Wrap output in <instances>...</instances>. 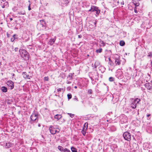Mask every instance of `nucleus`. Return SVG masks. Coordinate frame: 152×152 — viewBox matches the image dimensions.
<instances>
[{"mask_svg": "<svg viewBox=\"0 0 152 152\" xmlns=\"http://www.w3.org/2000/svg\"><path fill=\"white\" fill-rule=\"evenodd\" d=\"M20 54L21 57L25 60H28L29 59V54L25 49H22L19 50Z\"/></svg>", "mask_w": 152, "mask_h": 152, "instance_id": "1", "label": "nucleus"}, {"mask_svg": "<svg viewBox=\"0 0 152 152\" xmlns=\"http://www.w3.org/2000/svg\"><path fill=\"white\" fill-rule=\"evenodd\" d=\"M88 12H95L96 16L97 17L100 13V11L98 7L92 6L91 7V9L88 10Z\"/></svg>", "mask_w": 152, "mask_h": 152, "instance_id": "2", "label": "nucleus"}, {"mask_svg": "<svg viewBox=\"0 0 152 152\" xmlns=\"http://www.w3.org/2000/svg\"><path fill=\"white\" fill-rule=\"evenodd\" d=\"M31 120L30 122L32 124L34 122H37L38 120V117L35 113H33L30 117Z\"/></svg>", "mask_w": 152, "mask_h": 152, "instance_id": "3", "label": "nucleus"}, {"mask_svg": "<svg viewBox=\"0 0 152 152\" xmlns=\"http://www.w3.org/2000/svg\"><path fill=\"white\" fill-rule=\"evenodd\" d=\"M123 136L124 139L129 141L131 140V135L130 133L128 132H126L123 134Z\"/></svg>", "mask_w": 152, "mask_h": 152, "instance_id": "4", "label": "nucleus"}, {"mask_svg": "<svg viewBox=\"0 0 152 152\" xmlns=\"http://www.w3.org/2000/svg\"><path fill=\"white\" fill-rule=\"evenodd\" d=\"M140 101V99L137 98H136L133 101L131 104V107L133 109L135 108L136 107V105Z\"/></svg>", "mask_w": 152, "mask_h": 152, "instance_id": "5", "label": "nucleus"}, {"mask_svg": "<svg viewBox=\"0 0 152 152\" xmlns=\"http://www.w3.org/2000/svg\"><path fill=\"white\" fill-rule=\"evenodd\" d=\"M58 131H57L56 128H55L53 126H50L49 127V130L50 131V133L52 134H55L56 133H58L59 132L60 130L58 129Z\"/></svg>", "mask_w": 152, "mask_h": 152, "instance_id": "6", "label": "nucleus"}, {"mask_svg": "<svg viewBox=\"0 0 152 152\" xmlns=\"http://www.w3.org/2000/svg\"><path fill=\"white\" fill-rule=\"evenodd\" d=\"M14 83L11 80H8L7 82V84L11 90L14 88Z\"/></svg>", "mask_w": 152, "mask_h": 152, "instance_id": "7", "label": "nucleus"}, {"mask_svg": "<svg viewBox=\"0 0 152 152\" xmlns=\"http://www.w3.org/2000/svg\"><path fill=\"white\" fill-rule=\"evenodd\" d=\"M12 102V99L10 98H7L5 99V102L7 104H10Z\"/></svg>", "mask_w": 152, "mask_h": 152, "instance_id": "8", "label": "nucleus"}, {"mask_svg": "<svg viewBox=\"0 0 152 152\" xmlns=\"http://www.w3.org/2000/svg\"><path fill=\"white\" fill-rule=\"evenodd\" d=\"M22 75H23V77L25 79H30V76L29 75H27L26 72H23L22 73Z\"/></svg>", "mask_w": 152, "mask_h": 152, "instance_id": "9", "label": "nucleus"}, {"mask_svg": "<svg viewBox=\"0 0 152 152\" xmlns=\"http://www.w3.org/2000/svg\"><path fill=\"white\" fill-rule=\"evenodd\" d=\"M55 40L56 39L55 38L50 39L49 40L48 43L50 45H52L53 44H54Z\"/></svg>", "mask_w": 152, "mask_h": 152, "instance_id": "10", "label": "nucleus"}, {"mask_svg": "<svg viewBox=\"0 0 152 152\" xmlns=\"http://www.w3.org/2000/svg\"><path fill=\"white\" fill-rule=\"evenodd\" d=\"M145 87L147 88L148 90H150L151 88L150 86V84L149 83H147L145 84Z\"/></svg>", "mask_w": 152, "mask_h": 152, "instance_id": "11", "label": "nucleus"}, {"mask_svg": "<svg viewBox=\"0 0 152 152\" xmlns=\"http://www.w3.org/2000/svg\"><path fill=\"white\" fill-rule=\"evenodd\" d=\"M62 116L60 114H57L54 116V118L56 119L57 120H58Z\"/></svg>", "mask_w": 152, "mask_h": 152, "instance_id": "12", "label": "nucleus"}, {"mask_svg": "<svg viewBox=\"0 0 152 152\" xmlns=\"http://www.w3.org/2000/svg\"><path fill=\"white\" fill-rule=\"evenodd\" d=\"M1 90L3 92H6L7 91V88L5 86H2L1 88Z\"/></svg>", "mask_w": 152, "mask_h": 152, "instance_id": "13", "label": "nucleus"}, {"mask_svg": "<svg viewBox=\"0 0 152 152\" xmlns=\"http://www.w3.org/2000/svg\"><path fill=\"white\" fill-rule=\"evenodd\" d=\"M12 145V143L10 142H8L6 143L5 147L6 148H9Z\"/></svg>", "mask_w": 152, "mask_h": 152, "instance_id": "14", "label": "nucleus"}, {"mask_svg": "<svg viewBox=\"0 0 152 152\" xmlns=\"http://www.w3.org/2000/svg\"><path fill=\"white\" fill-rule=\"evenodd\" d=\"M115 63L116 64V65H119L121 64V61L118 59H116L115 58Z\"/></svg>", "mask_w": 152, "mask_h": 152, "instance_id": "15", "label": "nucleus"}, {"mask_svg": "<svg viewBox=\"0 0 152 152\" xmlns=\"http://www.w3.org/2000/svg\"><path fill=\"white\" fill-rule=\"evenodd\" d=\"M16 37H17V36L16 34H14L13 36V37L11 39V41L12 42H13L15 39L17 38Z\"/></svg>", "mask_w": 152, "mask_h": 152, "instance_id": "16", "label": "nucleus"}, {"mask_svg": "<svg viewBox=\"0 0 152 152\" xmlns=\"http://www.w3.org/2000/svg\"><path fill=\"white\" fill-rule=\"evenodd\" d=\"M58 148L59 151L61 152H63L64 149L63 147L60 145L58 146Z\"/></svg>", "mask_w": 152, "mask_h": 152, "instance_id": "17", "label": "nucleus"}, {"mask_svg": "<svg viewBox=\"0 0 152 152\" xmlns=\"http://www.w3.org/2000/svg\"><path fill=\"white\" fill-rule=\"evenodd\" d=\"M71 149L72 152H77V149L74 147H71Z\"/></svg>", "mask_w": 152, "mask_h": 152, "instance_id": "18", "label": "nucleus"}, {"mask_svg": "<svg viewBox=\"0 0 152 152\" xmlns=\"http://www.w3.org/2000/svg\"><path fill=\"white\" fill-rule=\"evenodd\" d=\"M65 88H59L57 90V91L58 92H60L61 91L63 92H64L65 91Z\"/></svg>", "mask_w": 152, "mask_h": 152, "instance_id": "19", "label": "nucleus"}, {"mask_svg": "<svg viewBox=\"0 0 152 152\" xmlns=\"http://www.w3.org/2000/svg\"><path fill=\"white\" fill-rule=\"evenodd\" d=\"M18 14L19 15H24L26 14L25 11H22L18 12Z\"/></svg>", "mask_w": 152, "mask_h": 152, "instance_id": "20", "label": "nucleus"}, {"mask_svg": "<svg viewBox=\"0 0 152 152\" xmlns=\"http://www.w3.org/2000/svg\"><path fill=\"white\" fill-rule=\"evenodd\" d=\"M125 44V42L123 41H121L120 42V45L121 46H123Z\"/></svg>", "mask_w": 152, "mask_h": 152, "instance_id": "21", "label": "nucleus"}, {"mask_svg": "<svg viewBox=\"0 0 152 152\" xmlns=\"http://www.w3.org/2000/svg\"><path fill=\"white\" fill-rule=\"evenodd\" d=\"M40 21L41 24L42 25V26H44L45 25V22L44 20H40Z\"/></svg>", "mask_w": 152, "mask_h": 152, "instance_id": "22", "label": "nucleus"}, {"mask_svg": "<svg viewBox=\"0 0 152 152\" xmlns=\"http://www.w3.org/2000/svg\"><path fill=\"white\" fill-rule=\"evenodd\" d=\"M81 132H82V133L83 135L84 136H85L86 133V130H85V128H84V127L83 128V129L82 130Z\"/></svg>", "mask_w": 152, "mask_h": 152, "instance_id": "23", "label": "nucleus"}, {"mask_svg": "<svg viewBox=\"0 0 152 152\" xmlns=\"http://www.w3.org/2000/svg\"><path fill=\"white\" fill-rule=\"evenodd\" d=\"M68 98L69 100L71 99L72 97V94H68L67 95Z\"/></svg>", "mask_w": 152, "mask_h": 152, "instance_id": "24", "label": "nucleus"}, {"mask_svg": "<svg viewBox=\"0 0 152 152\" xmlns=\"http://www.w3.org/2000/svg\"><path fill=\"white\" fill-rule=\"evenodd\" d=\"M102 51V49L101 48H100L98 49H97L96 50V52L97 53H100Z\"/></svg>", "mask_w": 152, "mask_h": 152, "instance_id": "25", "label": "nucleus"}, {"mask_svg": "<svg viewBox=\"0 0 152 152\" xmlns=\"http://www.w3.org/2000/svg\"><path fill=\"white\" fill-rule=\"evenodd\" d=\"M69 78V80H72V74H69L67 77V78Z\"/></svg>", "mask_w": 152, "mask_h": 152, "instance_id": "26", "label": "nucleus"}, {"mask_svg": "<svg viewBox=\"0 0 152 152\" xmlns=\"http://www.w3.org/2000/svg\"><path fill=\"white\" fill-rule=\"evenodd\" d=\"M63 152H71L67 148H65L64 149Z\"/></svg>", "mask_w": 152, "mask_h": 152, "instance_id": "27", "label": "nucleus"}, {"mask_svg": "<svg viewBox=\"0 0 152 152\" xmlns=\"http://www.w3.org/2000/svg\"><path fill=\"white\" fill-rule=\"evenodd\" d=\"M68 114L69 115L70 117L71 118H73L74 116V114H72V113H68Z\"/></svg>", "mask_w": 152, "mask_h": 152, "instance_id": "28", "label": "nucleus"}, {"mask_svg": "<svg viewBox=\"0 0 152 152\" xmlns=\"http://www.w3.org/2000/svg\"><path fill=\"white\" fill-rule=\"evenodd\" d=\"M109 80L110 82L113 81L114 80V78L112 77H110L109 78Z\"/></svg>", "mask_w": 152, "mask_h": 152, "instance_id": "29", "label": "nucleus"}, {"mask_svg": "<svg viewBox=\"0 0 152 152\" xmlns=\"http://www.w3.org/2000/svg\"><path fill=\"white\" fill-rule=\"evenodd\" d=\"M74 99V100H75V101H78V99L77 97V96H75V97Z\"/></svg>", "mask_w": 152, "mask_h": 152, "instance_id": "30", "label": "nucleus"}, {"mask_svg": "<svg viewBox=\"0 0 152 152\" xmlns=\"http://www.w3.org/2000/svg\"><path fill=\"white\" fill-rule=\"evenodd\" d=\"M109 64L111 66H112L113 65V63L112 62V61H109L108 62Z\"/></svg>", "mask_w": 152, "mask_h": 152, "instance_id": "31", "label": "nucleus"}, {"mask_svg": "<svg viewBox=\"0 0 152 152\" xmlns=\"http://www.w3.org/2000/svg\"><path fill=\"white\" fill-rule=\"evenodd\" d=\"M44 80L46 81H48V77H44Z\"/></svg>", "mask_w": 152, "mask_h": 152, "instance_id": "32", "label": "nucleus"}, {"mask_svg": "<svg viewBox=\"0 0 152 152\" xmlns=\"http://www.w3.org/2000/svg\"><path fill=\"white\" fill-rule=\"evenodd\" d=\"M148 56H149L150 57H152V54L151 53H149V54L148 55Z\"/></svg>", "mask_w": 152, "mask_h": 152, "instance_id": "33", "label": "nucleus"}, {"mask_svg": "<svg viewBox=\"0 0 152 152\" xmlns=\"http://www.w3.org/2000/svg\"><path fill=\"white\" fill-rule=\"evenodd\" d=\"M88 92L89 94H92V91L91 89H89L88 90Z\"/></svg>", "mask_w": 152, "mask_h": 152, "instance_id": "34", "label": "nucleus"}, {"mask_svg": "<svg viewBox=\"0 0 152 152\" xmlns=\"http://www.w3.org/2000/svg\"><path fill=\"white\" fill-rule=\"evenodd\" d=\"M134 4L135 6V7L138 6L139 4V3H136L135 4H134Z\"/></svg>", "mask_w": 152, "mask_h": 152, "instance_id": "35", "label": "nucleus"}, {"mask_svg": "<svg viewBox=\"0 0 152 152\" xmlns=\"http://www.w3.org/2000/svg\"><path fill=\"white\" fill-rule=\"evenodd\" d=\"M134 11L136 13H137V12L136 10V8L135 7L134 8Z\"/></svg>", "mask_w": 152, "mask_h": 152, "instance_id": "36", "label": "nucleus"}, {"mask_svg": "<svg viewBox=\"0 0 152 152\" xmlns=\"http://www.w3.org/2000/svg\"><path fill=\"white\" fill-rule=\"evenodd\" d=\"M82 37V35L81 34L79 35H78V38H80Z\"/></svg>", "mask_w": 152, "mask_h": 152, "instance_id": "37", "label": "nucleus"}, {"mask_svg": "<svg viewBox=\"0 0 152 152\" xmlns=\"http://www.w3.org/2000/svg\"><path fill=\"white\" fill-rule=\"evenodd\" d=\"M30 4H29L28 7V10L29 11L31 9V8H30Z\"/></svg>", "mask_w": 152, "mask_h": 152, "instance_id": "38", "label": "nucleus"}, {"mask_svg": "<svg viewBox=\"0 0 152 152\" xmlns=\"http://www.w3.org/2000/svg\"><path fill=\"white\" fill-rule=\"evenodd\" d=\"M18 50V48H15V52L17 51Z\"/></svg>", "mask_w": 152, "mask_h": 152, "instance_id": "39", "label": "nucleus"}, {"mask_svg": "<svg viewBox=\"0 0 152 152\" xmlns=\"http://www.w3.org/2000/svg\"><path fill=\"white\" fill-rule=\"evenodd\" d=\"M66 83L68 84H70L71 83V82L69 81H67L66 82Z\"/></svg>", "mask_w": 152, "mask_h": 152, "instance_id": "40", "label": "nucleus"}, {"mask_svg": "<svg viewBox=\"0 0 152 152\" xmlns=\"http://www.w3.org/2000/svg\"><path fill=\"white\" fill-rule=\"evenodd\" d=\"M2 44V42L0 40V47L1 46Z\"/></svg>", "mask_w": 152, "mask_h": 152, "instance_id": "41", "label": "nucleus"}, {"mask_svg": "<svg viewBox=\"0 0 152 152\" xmlns=\"http://www.w3.org/2000/svg\"><path fill=\"white\" fill-rule=\"evenodd\" d=\"M151 115L150 114H148L147 115V116L148 117H149Z\"/></svg>", "mask_w": 152, "mask_h": 152, "instance_id": "42", "label": "nucleus"}, {"mask_svg": "<svg viewBox=\"0 0 152 152\" xmlns=\"http://www.w3.org/2000/svg\"><path fill=\"white\" fill-rule=\"evenodd\" d=\"M96 21H95V22H94V24L95 25V26H96Z\"/></svg>", "mask_w": 152, "mask_h": 152, "instance_id": "43", "label": "nucleus"}, {"mask_svg": "<svg viewBox=\"0 0 152 152\" xmlns=\"http://www.w3.org/2000/svg\"><path fill=\"white\" fill-rule=\"evenodd\" d=\"M121 4H122V5H123L124 4V2H121Z\"/></svg>", "mask_w": 152, "mask_h": 152, "instance_id": "44", "label": "nucleus"}, {"mask_svg": "<svg viewBox=\"0 0 152 152\" xmlns=\"http://www.w3.org/2000/svg\"><path fill=\"white\" fill-rule=\"evenodd\" d=\"M95 68H96V63H95Z\"/></svg>", "mask_w": 152, "mask_h": 152, "instance_id": "45", "label": "nucleus"}, {"mask_svg": "<svg viewBox=\"0 0 152 152\" xmlns=\"http://www.w3.org/2000/svg\"><path fill=\"white\" fill-rule=\"evenodd\" d=\"M109 61H111V59H110V58H109Z\"/></svg>", "mask_w": 152, "mask_h": 152, "instance_id": "46", "label": "nucleus"}, {"mask_svg": "<svg viewBox=\"0 0 152 152\" xmlns=\"http://www.w3.org/2000/svg\"><path fill=\"white\" fill-rule=\"evenodd\" d=\"M2 7L3 8H4L5 7V6L4 5H3Z\"/></svg>", "mask_w": 152, "mask_h": 152, "instance_id": "47", "label": "nucleus"}, {"mask_svg": "<svg viewBox=\"0 0 152 152\" xmlns=\"http://www.w3.org/2000/svg\"><path fill=\"white\" fill-rule=\"evenodd\" d=\"M74 88H75L76 89V88H77V86H75L74 87Z\"/></svg>", "mask_w": 152, "mask_h": 152, "instance_id": "48", "label": "nucleus"}, {"mask_svg": "<svg viewBox=\"0 0 152 152\" xmlns=\"http://www.w3.org/2000/svg\"><path fill=\"white\" fill-rule=\"evenodd\" d=\"M123 77V76L122 75V76H120V79H121L122 77Z\"/></svg>", "mask_w": 152, "mask_h": 152, "instance_id": "49", "label": "nucleus"}, {"mask_svg": "<svg viewBox=\"0 0 152 152\" xmlns=\"http://www.w3.org/2000/svg\"><path fill=\"white\" fill-rule=\"evenodd\" d=\"M5 4H8V3L7 2L4 3Z\"/></svg>", "mask_w": 152, "mask_h": 152, "instance_id": "50", "label": "nucleus"}, {"mask_svg": "<svg viewBox=\"0 0 152 152\" xmlns=\"http://www.w3.org/2000/svg\"><path fill=\"white\" fill-rule=\"evenodd\" d=\"M10 20H12V18H10Z\"/></svg>", "mask_w": 152, "mask_h": 152, "instance_id": "51", "label": "nucleus"}, {"mask_svg": "<svg viewBox=\"0 0 152 152\" xmlns=\"http://www.w3.org/2000/svg\"><path fill=\"white\" fill-rule=\"evenodd\" d=\"M1 62H0V66H1Z\"/></svg>", "mask_w": 152, "mask_h": 152, "instance_id": "52", "label": "nucleus"}, {"mask_svg": "<svg viewBox=\"0 0 152 152\" xmlns=\"http://www.w3.org/2000/svg\"><path fill=\"white\" fill-rule=\"evenodd\" d=\"M14 74H13V76H14Z\"/></svg>", "mask_w": 152, "mask_h": 152, "instance_id": "53", "label": "nucleus"}, {"mask_svg": "<svg viewBox=\"0 0 152 152\" xmlns=\"http://www.w3.org/2000/svg\"><path fill=\"white\" fill-rule=\"evenodd\" d=\"M86 123H85V125H84V126H85V125H86Z\"/></svg>", "mask_w": 152, "mask_h": 152, "instance_id": "54", "label": "nucleus"}, {"mask_svg": "<svg viewBox=\"0 0 152 152\" xmlns=\"http://www.w3.org/2000/svg\"><path fill=\"white\" fill-rule=\"evenodd\" d=\"M102 68V67H99V68ZM103 68V67H102Z\"/></svg>", "mask_w": 152, "mask_h": 152, "instance_id": "55", "label": "nucleus"}, {"mask_svg": "<svg viewBox=\"0 0 152 152\" xmlns=\"http://www.w3.org/2000/svg\"><path fill=\"white\" fill-rule=\"evenodd\" d=\"M83 101H82V103H83Z\"/></svg>", "mask_w": 152, "mask_h": 152, "instance_id": "56", "label": "nucleus"}, {"mask_svg": "<svg viewBox=\"0 0 152 152\" xmlns=\"http://www.w3.org/2000/svg\"><path fill=\"white\" fill-rule=\"evenodd\" d=\"M38 126H40V125H39H39H38Z\"/></svg>", "mask_w": 152, "mask_h": 152, "instance_id": "57", "label": "nucleus"}, {"mask_svg": "<svg viewBox=\"0 0 152 152\" xmlns=\"http://www.w3.org/2000/svg\"><path fill=\"white\" fill-rule=\"evenodd\" d=\"M151 83H152V80L151 81Z\"/></svg>", "mask_w": 152, "mask_h": 152, "instance_id": "58", "label": "nucleus"}, {"mask_svg": "<svg viewBox=\"0 0 152 152\" xmlns=\"http://www.w3.org/2000/svg\"><path fill=\"white\" fill-rule=\"evenodd\" d=\"M118 3H119V1H118Z\"/></svg>", "mask_w": 152, "mask_h": 152, "instance_id": "59", "label": "nucleus"}]
</instances>
